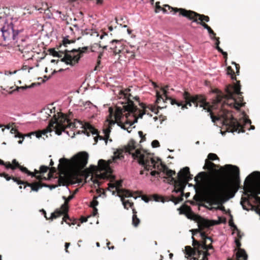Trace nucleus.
Segmentation results:
<instances>
[{
  "label": "nucleus",
  "mask_w": 260,
  "mask_h": 260,
  "mask_svg": "<svg viewBox=\"0 0 260 260\" xmlns=\"http://www.w3.org/2000/svg\"><path fill=\"white\" fill-rule=\"evenodd\" d=\"M210 171L211 177L207 181L205 191L213 204H221L223 197L233 198L240 187V170L236 166L215 164L206 159L203 167Z\"/></svg>",
  "instance_id": "obj_1"
},
{
  "label": "nucleus",
  "mask_w": 260,
  "mask_h": 260,
  "mask_svg": "<svg viewBox=\"0 0 260 260\" xmlns=\"http://www.w3.org/2000/svg\"><path fill=\"white\" fill-rule=\"evenodd\" d=\"M136 148V142L133 140H130L126 145H124L122 148L117 149L114 152V156L113 159H109L107 161L104 159H100L98 162L99 167L101 171L108 172L110 170V165L117 159H121L124 157L123 153H128L131 154L134 159H137L138 162L144 167V169L147 171L151 170L152 168L157 169L158 171H152L150 174L152 176L156 175H159L160 172H163L168 177L169 180L171 181V177L173 175L176 174L175 171H173L168 168V167L163 164L160 159H157L156 161L150 153H146V152L141 149Z\"/></svg>",
  "instance_id": "obj_2"
},
{
  "label": "nucleus",
  "mask_w": 260,
  "mask_h": 260,
  "mask_svg": "<svg viewBox=\"0 0 260 260\" xmlns=\"http://www.w3.org/2000/svg\"><path fill=\"white\" fill-rule=\"evenodd\" d=\"M156 101L157 104L159 103L161 100L165 102V101L169 100L172 105H177L178 106H182V109L187 108V106L191 107L192 104L196 107L199 106L203 107V109L207 110L209 113V115L213 122H215L217 120H220L223 126L228 132H245L244 126L239 123L237 119L232 116V115L228 112V111H223L221 114H218L217 116L214 115L212 112V105L210 106L209 103L206 102V98L202 95H191L188 92L184 91L183 94V99L185 100V104H183V102H178L176 100L167 96V98L164 99L160 92L156 91Z\"/></svg>",
  "instance_id": "obj_3"
},
{
  "label": "nucleus",
  "mask_w": 260,
  "mask_h": 260,
  "mask_svg": "<svg viewBox=\"0 0 260 260\" xmlns=\"http://www.w3.org/2000/svg\"><path fill=\"white\" fill-rule=\"evenodd\" d=\"M227 74L231 75V79L236 80V83L226 86V94L218 89H213L212 92L216 93V95L213 100L212 107L213 109H217L220 107L221 110L218 114H221L223 111H228L234 117L231 111L225 109V105L238 110L244 105L245 103H242L243 97L242 92L240 91V81L237 80L235 73L231 66L227 67Z\"/></svg>",
  "instance_id": "obj_4"
},
{
  "label": "nucleus",
  "mask_w": 260,
  "mask_h": 260,
  "mask_svg": "<svg viewBox=\"0 0 260 260\" xmlns=\"http://www.w3.org/2000/svg\"><path fill=\"white\" fill-rule=\"evenodd\" d=\"M244 194L242 197L240 203L244 210L249 211L245 204L250 207V210L254 211L260 216V172L255 171L250 174L246 178L243 186Z\"/></svg>",
  "instance_id": "obj_5"
},
{
  "label": "nucleus",
  "mask_w": 260,
  "mask_h": 260,
  "mask_svg": "<svg viewBox=\"0 0 260 260\" xmlns=\"http://www.w3.org/2000/svg\"><path fill=\"white\" fill-rule=\"evenodd\" d=\"M130 89L127 88L124 90H121L118 94V97L122 100L120 102L123 105L122 108L117 107L115 114L114 119L116 120H120L123 116V113L127 112L125 114V117H128L130 113L133 114L135 117L138 116L137 118H142L143 115L146 113L145 104L140 103L139 98L137 96L134 97L129 93Z\"/></svg>",
  "instance_id": "obj_6"
},
{
  "label": "nucleus",
  "mask_w": 260,
  "mask_h": 260,
  "mask_svg": "<svg viewBox=\"0 0 260 260\" xmlns=\"http://www.w3.org/2000/svg\"><path fill=\"white\" fill-rule=\"evenodd\" d=\"M200 230L199 232H195V235L197 233L200 234L201 240L195 239L192 235V246H186L185 247V254L187 258L190 260H208V256L214 252V248L212 246V239L207 236L204 232Z\"/></svg>",
  "instance_id": "obj_7"
},
{
  "label": "nucleus",
  "mask_w": 260,
  "mask_h": 260,
  "mask_svg": "<svg viewBox=\"0 0 260 260\" xmlns=\"http://www.w3.org/2000/svg\"><path fill=\"white\" fill-rule=\"evenodd\" d=\"M88 159V154L85 151L78 153L71 159L61 158L59 160L58 169L61 174L68 170H72L75 175L78 176L87 165Z\"/></svg>",
  "instance_id": "obj_8"
},
{
  "label": "nucleus",
  "mask_w": 260,
  "mask_h": 260,
  "mask_svg": "<svg viewBox=\"0 0 260 260\" xmlns=\"http://www.w3.org/2000/svg\"><path fill=\"white\" fill-rule=\"evenodd\" d=\"M68 125L70 126L71 122L67 116L61 112H57L56 114L54 113L53 115L52 119L45 129L32 132L31 134H35L38 138L43 136V139H45L48 137L47 134L52 132L53 129L55 130L56 134L60 135L62 132L64 131Z\"/></svg>",
  "instance_id": "obj_9"
},
{
  "label": "nucleus",
  "mask_w": 260,
  "mask_h": 260,
  "mask_svg": "<svg viewBox=\"0 0 260 260\" xmlns=\"http://www.w3.org/2000/svg\"><path fill=\"white\" fill-rule=\"evenodd\" d=\"M192 179V175L190 173L189 168L187 167L183 168L178 173L177 179L171 177L170 184H174V189L173 192L176 193L180 192V197H176L171 196V201L175 205L183 200L184 196V189L188 182Z\"/></svg>",
  "instance_id": "obj_10"
},
{
  "label": "nucleus",
  "mask_w": 260,
  "mask_h": 260,
  "mask_svg": "<svg viewBox=\"0 0 260 260\" xmlns=\"http://www.w3.org/2000/svg\"><path fill=\"white\" fill-rule=\"evenodd\" d=\"M178 210L180 214H185L188 219L193 220L197 222L199 229L192 230L191 231L193 235H195V232H199L200 230H203L206 228H209L210 226L221 222H225L226 221L225 218L221 220V217H219V221L205 219L201 216L194 214L192 211L191 207L187 205H182Z\"/></svg>",
  "instance_id": "obj_11"
},
{
  "label": "nucleus",
  "mask_w": 260,
  "mask_h": 260,
  "mask_svg": "<svg viewBox=\"0 0 260 260\" xmlns=\"http://www.w3.org/2000/svg\"><path fill=\"white\" fill-rule=\"evenodd\" d=\"M88 49V47H84L82 48V49L79 48L78 50L72 49V50H68L65 49L64 51L59 50L57 51L54 48H51L48 51L50 54L55 57L60 58L64 54V56L61 58V61L65 62L67 64L74 66L78 62L81 57V54L86 52Z\"/></svg>",
  "instance_id": "obj_12"
},
{
  "label": "nucleus",
  "mask_w": 260,
  "mask_h": 260,
  "mask_svg": "<svg viewBox=\"0 0 260 260\" xmlns=\"http://www.w3.org/2000/svg\"><path fill=\"white\" fill-rule=\"evenodd\" d=\"M13 45L15 51L22 54V58L23 59L28 60L32 59L34 48L33 45L28 42V39L21 37L13 43Z\"/></svg>",
  "instance_id": "obj_13"
},
{
  "label": "nucleus",
  "mask_w": 260,
  "mask_h": 260,
  "mask_svg": "<svg viewBox=\"0 0 260 260\" xmlns=\"http://www.w3.org/2000/svg\"><path fill=\"white\" fill-rule=\"evenodd\" d=\"M169 9H171V11H174V14L179 13V16H183L187 19L192 20V22H196L198 24L203 26V24L205 22H209L210 18L208 16L203 14H199L191 10H187L183 8H174L169 5L166 6Z\"/></svg>",
  "instance_id": "obj_14"
},
{
  "label": "nucleus",
  "mask_w": 260,
  "mask_h": 260,
  "mask_svg": "<svg viewBox=\"0 0 260 260\" xmlns=\"http://www.w3.org/2000/svg\"><path fill=\"white\" fill-rule=\"evenodd\" d=\"M109 118L107 119L106 122H107V123H105L104 126L105 127L104 128L103 132L105 134L104 137L100 136L99 135V133L98 134H96L97 136L94 138V140L95 141L94 144H96L98 141V139H100V140H104L105 142V144L107 145L108 142V139L109 138L110 133L111 132V129L112 128V126L113 125H114L116 122H118L119 120H116V119L115 120H113L112 119V117L113 116V110L112 108H109Z\"/></svg>",
  "instance_id": "obj_15"
},
{
  "label": "nucleus",
  "mask_w": 260,
  "mask_h": 260,
  "mask_svg": "<svg viewBox=\"0 0 260 260\" xmlns=\"http://www.w3.org/2000/svg\"><path fill=\"white\" fill-rule=\"evenodd\" d=\"M1 31L5 41L12 40L14 43L18 38H21L18 36L19 31L14 30L13 24L12 23L5 24L1 28Z\"/></svg>",
  "instance_id": "obj_16"
},
{
  "label": "nucleus",
  "mask_w": 260,
  "mask_h": 260,
  "mask_svg": "<svg viewBox=\"0 0 260 260\" xmlns=\"http://www.w3.org/2000/svg\"><path fill=\"white\" fill-rule=\"evenodd\" d=\"M68 211H65L63 209H57L53 213H51L50 219H55L63 215H64L63 217L62 218V220L61 222V224H63V222H65L66 223L69 225H71V223L70 221H71V219L69 217L68 214H67ZM76 223V221L75 220L72 222V224H75Z\"/></svg>",
  "instance_id": "obj_17"
},
{
  "label": "nucleus",
  "mask_w": 260,
  "mask_h": 260,
  "mask_svg": "<svg viewBox=\"0 0 260 260\" xmlns=\"http://www.w3.org/2000/svg\"><path fill=\"white\" fill-rule=\"evenodd\" d=\"M0 165L4 166L7 169H11L12 170H16L20 166L19 162L15 159L12 160V163L10 161L5 162L0 159Z\"/></svg>",
  "instance_id": "obj_18"
},
{
  "label": "nucleus",
  "mask_w": 260,
  "mask_h": 260,
  "mask_svg": "<svg viewBox=\"0 0 260 260\" xmlns=\"http://www.w3.org/2000/svg\"><path fill=\"white\" fill-rule=\"evenodd\" d=\"M41 113L42 116L41 119L43 120H46L49 117L51 116V114L53 113L54 114V113H55V108L52 107L51 108H44L41 111Z\"/></svg>",
  "instance_id": "obj_19"
},
{
  "label": "nucleus",
  "mask_w": 260,
  "mask_h": 260,
  "mask_svg": "<svg viewBox=\"0 0 260 260\" xmlns=\"http://www.w3.org/2000/svg\"><path fill=\"white\" fill-rule=\"evenodd\" d=\"M26 186L30 187L31 190L33 191H38L40 188H41L44 186H48L47 184L41 183L40 182H36L32 183L27 182L26 184L24 186V188H25Z\"/></svg>",
  "instance_id": "obj_20"
},
{
  "label": "nucleus",
  "mask_w": 260,
  "mask_h": 260,
  "mask_svg": "<svg viewBox=\"0 0 260 260\" xmlns=\"http://www.w3.org/2000/svg\"><path fill=\"white\" fill-rule=\"evenodd\" d=\"M84 129V133L89 136V133L92 135H96L98 134V131L94 126L88 123H85L83 126Z\"/></svg>",
  "instance_id": "obj_21"
},
{
  "label": "nucleus",
  "mask_w": 260,
  "mask_h": 260,
  "mask_svg": "<svg viewBox=\"0 0 260 260\" xmlns=\"http://www.w3.org/2000/svg\"><path fill=\"white\" fill-rule=\"evenodd\" d=\"M113 44L114 43H116V45L111 47V49L113 50V52L114 54H119L122 52V45L121 43L117 40H114L111 42Z\"/></svg>",
  "instance_id": "obj_22"
},
{
  "label": "nucleus",
  "mask_w": 260,
  "mask_h": 260,
  "mask_svg": "<svg viewBox=\"0 0 260 260\" xmlns=\"http://www.w3.org/2000/svg\"><path fill=\"white\" fill-rule=\"evenodd\" d=\"M168 5H164V7H161L160 6V2H156L155 3V10L154 12L155 13H158L160 11H162L164 13H167L168 11L166 9V8H168V10L170 11V13H172L173 14H174V11H171V9H169L168 7H166V6H167Z\"/></svg>",
  "instance_id": "obj_23"
},
{
  "label": "nucleus",
  "mask_w": 260,
  "mask_h": 260,
  "mask_svg": "<svg viewBox=\"0 0 260 260\" xmlns=\"http://www.w3.org/2000/svg\"><path fill=\"white\" fill-rule=\"evenodd\" d=\"M211 39L216 40L215 48L219 52L222 53L226 60L228 58V53L226 52L223 51V50L219 46V45L220 44L219 38L218 37H216L215 36V37H211Z\"/></svg>",
  "instance_id": "obj_24"
},
{
  "label": "nucleus",
  "mask_w": 260,
  "mask_h": 260,
  "mask_svg": "<svg viewBox=\"0 0 260 260\" xmlns=\"http://www.w3.org/2000/svg\"><path fill=\"white\" fill-rule=\"evenodd\" d=\"M118 194L119 197L124 198V197H133V194L132 192L127 189H121L118 190Z\"/></svg>",
  "instance_id": "obj_25"
},
{
  "label": "nucleus",
  "mask_w": 260,
  "mask_h": 260,
  "mask_svg": "<svg viewBox=\"0 0 260 260\" xmlns=\"http://www.w3.org/2000/svg\"><path fill=\"white\" fill-rule=\"evenodd\" d=\"M74 198V196L70 195L67 198H66V197L63 196L62 198L64 200V203L63 205L61 206V209H63L65 211H69V206L68 203L69 202Z\"/></svg>",
  "instance_id": "obj_26"
},
{
  "label": "nucleus",
  "mask_w": 260,
  "mask_h": 260,
  "mask_svg": "<svg viewBox=\"0 0 260 260\" xmlns=\"http://www.w3.org/2000/svg\"><path fill=\"white\" fill-rule=\"evenodd\" d=\"M236 258L246 260L247 258V255L246 254L245 251L243 249H238L236 253Z\"/></svg>",
  "instance_id": "obj_27"
},
{
  "label": "nucleus",
  "mask_w": 260,
  "mask_h": 260,
  "mask_svg": "<svg viewBox=\"0 0 260 260\" xmlns=\"http://www.w3.org/2000/svg\"><path fill=\"white\" fill-rule=\"evenodd\" d=\"M106 178H107V174L101 173L100 174H96V177L95 178H94L93 176H92V177H91V180L93 181V182L94 184H98L99 185L98 179H105Z\"/></svg>",
  "instance_id": "obj_28"
},
{
  "label": "nucleus",
  "mask_w": 260,
  "mask_h": 260,
  "mask_svg": "<svg viewBox=\"0 0 260 260\" xmlns=\"http://www.w3.org/2000/svg\"><path fill=\"white\" fill-rule=\"evenodd\" d=\"M121 201L124 206V207L126 209H128L129 207L132 208L134 206V203L130 202L129 200H125L124 198H121Z\"/></svg>",
  "instance_id": "obj_29"
},
{
  "label": "nucleus",
  "mask_w": 260,
  "mask_h": 260,
  "mask_svg": "<svg viewBox=\"0 0 260 260\" xmlns=\"http://www.w3.org/2000/svg\"><path fill=\"white\" fill-rule=\"evenodd\" d=\"M93 33H95L96 34V36H98L99 35L98 34L97 32H96L95 30L90 29V28H85L84 29L82 30V34L83 35H90V36L93 35Z\"/></svg>",
  "instance_id": "obj_30"
},
{
  "label": "nucleus",
  "mask_w": 260,
  "mask_h": 260,
  "mask_svg": "<svg viewBox=\"0 0 260 260\" xmlns=\"http://www.w3.org/2000/svg\"><path fill=\"white\" fill-rule=\"evenodd\" d=\"M203 26L204 28L207 29L211 37H215L216 34L208 25H207L206 23H204L203 24Z\"/></svg>",
  "instance_id": "obj_31"
},
{
  "label": "nucleus",
  "mask_w": 260,
  "mask_h": 260,
  "mask_svg": "<svg viewBox=\"0 0 260 260\" xmlns=\"http://www.w3.org/2000/svg\"><path fill=\"white\" fill-rule=\"evenodd\" d=\"M18 169H19V170L21 172L27 174V175H28V176H35V174H34L32 172L28 171V169L26 167H24L23 166H22L20 165V166L19 167Z\"/></svg>",
  "instance_id": "obj_32"
},
{
  "label": "nucleus",
  "mask_w": 260,
  "mask_h": 260,
  "mask_svg": "<svg viewBox=\"0 0 260 260\" xmlns=\"http://www.w3.org/2000/svg\"><path fill=\"white\" fill-rule=\"evenodd\" d=\"M68 183V180L62 176H60L58 179V186H65Z\"/></svg>",
  "instance_id": "obj_33"
},
{
  "label": "nucleus",
  "mask_w": 260,
  "mask_h": 260,
  "mask_svg": "<svg viewBox=\"0 0 260 260\" xmlns=\"http://www.w3.org/2000/svg\"><path fill=\"white\" fill-rule=\"evenodd\" d=\"M140 222L139 218H138L137 215H133L132 223L134 226L137 227L138 226Z\"/></svg>",
  "instance_id": "obj_34"
},
{
  "label": "nucleus",
  "mask_w": 260,
  "mask_h": 260,
  "mask_svg": "<svg viewBox=\"0 0 260 260\" xmlns=\"http://www.w3.org/2000/svg\"><path fill=\"white\" fill-rule=\"evenodd\" d=\"M102 56H103V53L100 52L98 55V59H97V63H96V66L94 68V71H97V70H99V68H100L99 66L101 64V59Z\"/></svg>",
  "instance_id": "obj_35"
},
{
  "label": "nucleus",
  "mask_w": 260,
  "mask_h": 260,
  "mask_svg": "<svg viewBox=\"0 0 260 260\" xmlns=\"http://www.w3.org/2000/svg\"><path fill=\"white\" fill-rule=\"evenodd\" d=\"M206 174L205 172H201L199 173L197 176L194 178V181L196 183H198L200 181L199 179H202V178Z\"/></svg>",
  "instance_id": "obj_36"
},
{
  "label": "nucleus",
  "mask_w": 260,
  "mask_h": 260,
  "mask_svg": "<svg viewBox=\"0 0 260 260\" xmlns=\"http://www.w3.org/2000/svg\"><path fill=\"white\" fill-rule=\"evenodd\" d=\"M14 182H16L18 184H23L26 185L27 181H22L19 177H15L13 176L12 179Z\"/></svg>",
  "instance_id": "obj_37"
},
{
  "label": "nucleus",
  "mask_w": 260,
  "mask_h": 260,
  "mask_svg": "<svg viewBox=\"0 0 260 260\" xmlns=\"http://www.w3.org/2000/svg\"><path fill=\"white\" fill-rule=\"evenodd\" d=\"M108 189L113 192V194H114L115 191H116V185H115V183H109L108 184Z\"/></svg>",
  "instance_id": "obj_38"
},
{
  "label": "nucleus",
  "mask_w": 260,
  "mask_h": 260,
  "mask_svg": "<svg viewBox=\"0 0 260 260\" xmlns=\"http://www.w3.org/2000/svg\"><path fill=\"white\" fill-rule=\"evenodd\" d=\"M208 159L210 160H214L219 159L218 157L216 154L210 153L208 155Z\"/></svg>",
  "instance_id": "obj_39"
},
{
  "label": "nucleus",
  "mask_w": 260,
  "mask_h": 260,
  "mask_svg": "<svg viewBox=\"0 0 260 260\" xmlns=\"http://www.w3.org/2000/svg\"><path fill=\"white\" fill-rule=\"evenodd\" d=\"M98 197L94 196L92 202L90 203V207H95L99 204V202L97 201Z\"/></svg>",
  "instance_id": "obj_40"
},
{
  "label": "nucleus",
  "mask_w": 260,
  "mask_h": 260,
  "mask_svg": "<svg viewBox=\"0 0 260 260\" xmlns=\"http://www.w3.org/2000/svg\"><path fill=\"white\" fill-rule=\"evenodd\" d=\"M153 198L154 201L156 202L161 201L162 202H165V200H164V198L162 197L159 196L158 194H154L153 196Z\"/></svg>",
  "instance_id": "obj_41"
},
{
  "label": "nucleus",
  "mask_w": 260,
  "mask_h": 260,
  "mask_svg": "<svg viewBox=\"0 0 260 260\" xmlns=\"http://www.w3.org/2000/svg\"><path fill=\"white\" fill-rule=\"evenodd\" d=\"M168 88H169L168 85H166L163 87L160 88V90L162 91L164 97L166 98H167V96H168L167 90L168 89Z\"/></svg>",
  "instance_id": "obj_42"
},
{
  "label": "nucleus",
  "mask_w": 260,
  "mask_h": 260,
  "mask_svg": "<svg viewBox=\"0 0 260 260\" xmlns=\"http://www.w3.org/2000/svg\"><path fill=\"white\" fill-rule=\"evenodd\" d=\"M147 108H148L152 112H154L155 113L157 114L158 112V108L161 109V108L159 106L157 107V108H156L155 106L150 105L149 106H148Z\"/></svg>",
  "instance_id": "obj_43"
},
{
  "label": "nucleus",
  "mask_w": 260,
  "mask_h": 260,
  "mask_svg": "<svg viewBox=\"0 0 260 260\" xmlns=\"http://www.w3.org/2000/svg\"><path fill=\"white\" fill-rule=\"evenodd\" d=\"M0 177H4L7 181H9L11 179H12L13 176H10L6 173H1Z\"/></svg>",
  "instance_id": "obj_44"
},
{
  "label": "nucleus",
  "mask_w": 260,
  "mask_h": 260,
  "mask_svg": "<svg viewBox=\"0 0 260 260\" xmlns=\"http://www.w3.org/2000/svg\"><path fill=\"white\" fill-rule=\"evenodd\" d=\"M49 168L46 166H41L40 168L41 173H44L47 172Z\"/></svg>",
  "instance_id": "obj_45"
},
{
  "label": "nucleus",
  "mask_w": 260,
  "mask_h": 260,
  "mask_svg": "<svg viewBox=\"0 0 260 260\" xmlns=\"http://www.w3.org/2000/svg\"><path fill=\"white\" fill-rule=\"evenodd\" d=\"M243 122L244 123V125H246V124L251 125V121L249 119H246V118L244 119L243 120ZM250 127H251L250 129H254V126L250 125Z\"/></svg>",
  "instance_id": "obj_46"
},
{
  "label": "nucleus",
  "mask_w": 260,
  "mask_h": 260,
  "mask_svg": "<svg viewBox=\"0 0 260 260\" xmlns=\"http://www.w3.org/2000/svg\"><path fill=\"white\" fill-rule=\"evenodd\" d=\"M151 145L153 148H157L160 146L159 142L156 140H153L151 143Z\"/></svg>",
  "instance_id": "obj_47"
},
{
  "label": "nucleus",
  "mask_w": 260,
  "mask_h": 260,
  "mask_svg": "<svg viewBox=\"0 0 260 260\" xmlns=\"http://www.w3.org/2000/svg\"><path fill=\"white\" fill-rule=\"evenodd\" d=\"M101 46L100 44H99L98 43H95L93 45H92L90 47V50L91 52H94L95 51V49L98 47L100 48Z\"/></svg>",
  "instance_id": "obj_48"
},
{
  "label": "nucleus",
  "mask_w": 260,
  "mask_h": 260,
  "mask_svg": "<svg viewBox=\"0 0 260 260\" xmlns=\"http://www.w3.org/2000/svg\"><path fill=\"white\" fill-rule=\"evenodd\" d=\"M35 84V83H32L30 86H24L17 87H16V90H18L20 89L24 90V89H27V88H31L32 87H34Z\"/></svg>",
  "instance_id": "obj_49"
},
{
  "label": "nucleus",
  "mask_w": 260,
  "mask_h": 260,
  "mask_svg": "<svg viewBox=\"0 0 260 260\" xmlns=\"http://www.w3.org/2000/svg\"><path fill=\"white\" fill-rule=\"evenodd\" d=\"M72 42H73L67 38H63L62 40V44L64 47H67L68 44H69Z\"/></svg>",
  "instance_id": "obj_50"
},
{
  "label": "nucleus",
  "mask_w": 260,
  "mask_h": 260,
  "mask_svg": "<svg viewBox=\"0 0 260 260\" xmlns=\"http://www.w3.org/2000/svg\"><path fill=\"white\" fill-rule=\"evenodd\" d=\"M114 183L115 185H116V191L118 192V190L121 189L120 187L122 186V181H117Z\"/></svg>",
  "instance_id": "obj_51"
},
{
  "label": "nucleus",
  "mask_w": 260,
  "mask_h": 260,
  "mask_svg": "<svg viewBox=\"0 0 260 260\" xmlns=\"http://www.w3.org/2000/svg\"><path fill=\"white\" fill-rule=\"evenodd\" d=\"M56 169L55 167H51L50 169V171L48 174L49 176L50 177L53 174L56 172Z\"/></svg>",
  "instance_id": "obj_52"
},
{
  "label": "nucleus",
  "mask_w": 260,
  "mask_h": 260,
  "mask_svg": "<svg viewBox=\"0 0 260 260\" xmlns=\"http://www.w3.org/2000/svg\"><path fill=\"white\" fill-rule=\"evenodd\" d=\"M138 134L140 137L141 138V142L146 140L145 136L143 135V133L142 131H139Z\"/></svg>",
  "instance_id": "obj_53"
},
{
  "label": "nucleus",
  "mask_w": 260,
  "mask_h": 260,
  "mask_svg": "<svg viewBox=\"0 0 260 260\" xmlns=\"http://www.w3.org/2000/svg\"><path fill=\"white\" fill-rule=\"evenodd\" d=\"M232 63L235 64L236 69V73L238 75L240 72V65L235 62H233Z\"/></svg>",
  "instance_id": "obj_54"
},
{
  "label": "nucleus",
  "mask_w": 260,
  "mask_h": 260,
  "mask_svg": "<svg viewBox=\"0 0 260 260\" xmlns=\"http://www.w3.org/2000/svg\"><path fill=\"white\" fill-rule=\"evenodd\" d=\"M235 242L236 245L237 246V247L238 248V249H241L240 247L241 246V244L240 241V240L238 239H235Z\"/></svg>",
  "instance_id": "obj_55"
},
{
  "label": "nucleus",
  "mask_w": 260,
  "mask_h": 260,
  "mask_svg": "<svg viewBox=\"0 0 260 260\" xmlns=\"http://www.w3.org/2000/svg\"><path fill=\"white\" fill-rule=\"evenodd\" d=\"M230 217H231V218L229 220V225L232 228V226H233L235 224H234V223L233 222V219L232 215H230Z\"/></svg>",
  "instance_id": "obj_56"
},
{
  "label": "nucleus",
  "mask_w": 260,
  "mask_h": 260,
  "mask_svg": "<svg viewBox=\"0 0 260 260\" xmlns=\"http://www.w3.org/2000/svg\"><path fill=\"white\" fill-rule=\"evenodd\" d=\"M92 208L93 209L92 213V215L93 216H96L98 214V209L96 208V207H92Z\"/></svg>",
  "instance_id": "obj_57"
},
{
  "label": "nucleus",
  "mask_w": 260,
  "mask_h": 260,
  "mask_svg": "<svg viewBox=\"0 0 260 260\" xmlns=\"http://www.w3.org/2000/svg\"><path fill=\"white\" fill-rule=\"evenodd\" d=\"M18 132H19L16 128H12L11 131H10V132L12 134H18Z\"/></svg>",
  "instance_id": "obj_58"
},
{
  "label": "nucleus",
  "mask_w": 260,
  "mask_h": 260,
  "mask_svg": "<svg viewBox=\"0 0 260 260\" xmlns=\"http://www.w3.org/2000/svg\"><path fill=\"white\" fill-rule=\"evenodd\" d=\"M87 218L88 217L82 216L80 219V220H81L80 222L83 223V222H86L87 221Z\"/></svg>",
  "instance_id": "obj_59"
},
{
  "label": "nucleus",
  "mask_w": 260,
  "mask_h": 260,
  "mask_svg": "<svg viewBox=\"0 0 260 260\" xmlns=\"http://www.w3.org/2000/svg\"><path fill=\"white\" fill-rule=\"evenodd\" d=\"M70 245V243L66 242L65 243V251H66V252L69 253L68 248H69Z\"/></svg>",
  "instance_id": "obj_60"
},
{
  "label": "nucleus",
  "mask_w": 260,
  "mask_h": 260,
  "mask_svg": "<svg viewBox=\"0 0 260 260\" xmlns=\"http://www.w3.org/2000/svg\"><path fill=\"white\" fill-rule=\"evenodd\" d=\"M15 137H18V138H22L24 139L23 135L20 133H19V132H18V134H15Z\"/></svg>",
  "instance_id": "obj_61"
},
{
  "label": "nucleus",
  "mask_w": 260,
  "mask_h": 260,
  "mask_svg": "<svg viewBox=\"0 0 260 260\" xmlns=\"http://www.w3.org/2000/svg\"><path fill=\"white\" fill-rule=\"evenodd\" d=\"M111 243L110 242H108L107 243V247H108L109 249H113L114 248V247L113 246L110 247Z\"/></svg>",
  "instance_id": "obj_62"
},
{
  "label": "nucleus",
  "mask_w": 260,
  "mask_h": 260,
  "mask_svg": "<svg viewBox=\"0 0 260 260\" xmlns=\"http://www.w3.org/2000/svg\"><path fill=\"white\" fill-rule=\"evenodd\" d=\"M36 177V178L39 181L41 180L42 179V177L41 175H36L34 176Z\"/></svg>",
  "instance_id": "obj_63"
},
{
  "label": "nucleus",
  "mask_w": 260,
  "mask_h": 260,
  "mask_svg": "<svg viewBox=\"0 0 260 260\" xmlns=\"http://www.w3.org/2000/svg\"><path fill=\"white\" fill-rule=\"evenodd\" d=\"M47 185L48 186V187L50 188V189L55 188L58 186V185Z\"/></svg>",
  "instance_id": "obj_64"
}]
</instances>
